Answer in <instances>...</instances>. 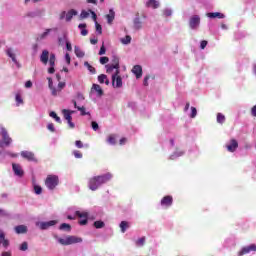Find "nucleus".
Instances as JSON below:
<instances>
[{"label":"nucleus","instance_id":"ea45409f","mask_svg":"<svg viewBox=\"0 0 256 256\" xmlns=\"http://www.w3.org/2000/svg\"><path fill=\"white\" fill-rule=\"evenodd\" d=\"M34 193H36V195H41V193H43V188H41V186H39V185H35Z\"/></svg>","mask_w":256,"mask_h":256},{"label":"nucleus","instance_id":"a19ab883","mask_svg":"<svg viewBox=\"0 0 256 256\" xmlns=\"http://www.w3.org/2000/svg\"><path fill=\"white\" fill-rule=\"evenodd\" d=\"M136 245H137V247H143V245H145V237L139 238L136 241Z\"/></svg>","mask_w":256,"mask_h":256},{"label":"nucleus","instance_id":"052dcab7","mask_svg":"<svg viewBox=\"0 0 256 256\" xmlns=\"http://www.w3.org/2000/svg\"><path fill=\"white\" fill-rule=\"evenodd\" d=\"M25 87H26V89H31V87H33V82H31V80H28V81L25 83Z\"/></svg>","mask_w":256,"mask_h":256},{"label":"nucleus","instance_id":"473e14b6","mask_svg":"<svg viewBox=\"0 0 256 256\" xmlns=\"http://www.w3.org/2000/svg\"><path fill=\"white\" fill-rule=\"evenodd\" d=\"M217 123H220V125H223V123H225V115H223L222 113H218L217 114Z\"/></svg>","mask_w":256,"mask_h":256},{"label":"nucleus","instance_id":"72a5a7b5","mask_svg":"<svg viewBox=\"0 0 256 256\" xmlns=\"http://www.w3.org/2000/svg\"><path fill=\"white\" fill-rule=\"evenodd\" d=\"M84 65L87 67L88 71L92 73V75H95V73H97V70L95 69V67L91 66L89 62H85Z\"/></svg>","mask_w":256,"mask_h":256},{"label":"nucleus","instance_id":"c756f323","mask_svg":"<svg viewBox=\"0 0 256 256\" xmlns=\"http://www.w3.org/2000/svg\"><path fill=\"white\" fill-rule=\"evenodd\" d=\"M76 57L83 58L85 57V52H83L79 47L75 46L74 48Z\"/></svg>","mask_w":256,"mask_h":256},{"label":"nucleus","instance_id":"aec40b11","mask_svg":"<svg viewBox=\"0 0 256 256\" xmlns=\"http://www.w3.org/2000/svg\"><path fill=\"white\" fill-rule=\"evenodd\" d=\"M73 113H75V111L64 109L63 110L64 119H66V121H73V117L71 116L73 115Z\"/></svg>","mask_w":256,"mask_h":256},{"label":"nucleus","instance_id":"7ed1b4c3","mask_svg":"<svg viewBox=\"0 0 256 256\" xmlns=\"http://www.w3.org/2000/svg\"><path fill=\"white\" fill-rule=\"evenodd\" d=\"M60 245H75V243H83V238L77 236H67L66 238H58Z\"/></svg>","mask_w":256,"mask_h":256},{"label":"nucleus","instance_id":"dca6fc26","mask_svg":"<svg viewBox=\"0 0 256 256\" xmlns=\"http://www.w3.org/2000/svg\"><path fill=\"white\" fill-rule=\"evenodd\" d=\"M21 157H23V159H27V161H35V154L30 151H22Z\"/></svg>","mask_w":256,"mask_h":256},{"label":"nucleus","instance_id":"58836bf2","mask_svg":"<svg viewBox=\"0 0 256 256\" xmlns=\"http://www.w3.org/2000/svg\"><path fill=\"white\" fill-rule=\"evenodd\" d=\"M50 117H52V119H55V121L57 122V123H61V118L59 117V116H57V113H55V112H50Z\"/></svg>","mask_w":256,"mask_h":256},{"label":"nucleus","instance_id":"79ce46f5","mask_svg":"<svg viewBox=\"0 0 256 256\" xmlns=\"http://www.w3.org/2000/svg\"><path fill=\"white\" fill-rule=\"evenodd\" d=\"M27 249H29V244L27 242H23L19 247L20 251H27Z\"/></svg>","mask_w":256,"mask_h":256},{"label":"nucleus","instance_id":"39448f33","mask_svg":"<svg viewBox=\"0 0 256 256\" xmlns=\"http://www.w3.org/2000/svg\"><path fill=\"white\" fill-rule=\"evenodd\" d=\"M1 136H2L3 142H0V147H3V145H6V147H9V145L13 143V139L9 137V133L7 132V129L5 128L1 129Z\"/></svg>","mask_w":256,"mask_h":256},{"label":"nucleus","instance_id":"680f3d73","mask_svg":"<svg viewBox=\"0 0 256 256\" xmlns=\"http://www.w3.org/2000/svg\"><path fill=\"white\" fill-rule=\"evenodd\" d=\"M65 60H66V63H67L68 65L71 64V56L69 55V53H66V55H65Z\"/></svg>","mask_w":256,"mask_h":256},{"label":"nucleus","instance_id":"6e6d98bb","mask_svg":"<svg viewBox=\"0 0 256 256\" xmlns=\"http://www.w3.org/2000/svg\"><path fill=\"white\" fill-rule=\"evenodd\" d=\"M75 145L78 149H83V142H81V140H77L75 142Z\"/></svg>","mask_w":256,"mask_h":256},{"label":"nucleus","instance_id":"5701e85b","mask_svg":"<svg viewBox=\"0 0 256 256\" xmlns=\"http://www.w3.org/2000/svg\"><path fill=\"white\" fill-rule=\"evenodd\" d=\"M86 28H87V24H85V23L78 25V29H82L81 35L83 37H87V35H89V31Z\"/></svg>","mask_w":256,"mask_h":256},{"label":"nucleus","instance_id":"412c9836","mask_svg":"<svg viewBox=\"0 0 256 256\" xmlns=\"http://www.w3.org/2000/svg\"><path fill=\"white\" fill-rule=\"evenodd\" d=\"M15 232L18 235L25 234V233H27V226H25V225H18V226H16L15 227Z\"/></svg>","mask_w":256,"mask_h":256},{"label":"nucleus","instance_id":"a878e982","mask_svg":"<svg viewBox=\"0 0 256 256\" xmlns=\"http://www.w3.org/2000/svg\"><path fill=\"white\" fill-rule=\"evenodd\" d=\"M107 143L110 145H116L117 144V136L115 134H110L107 138Z\"/></svg>","mask_w":256,"mask_h":256},{"label":"nucleus","instance_id":"0eeeda50","mask_svg":"<svg viewBox=\"0 0 256 256\" xmlns=\"http://www.w3.org/2000/svg\"><path fill=\"white\" fill-rule=\"evenodd\" d=\"M252 251L256 252V245L251 244L249 246H244L241 251L238 252V256L247 255L248 253H251Z\"/></svg>","mask_w":256,"mask_h":256},{"label":"nucleus","instance_id":"a18cd8bd","mask_svg":"<svg viewBox=\"0 0 256 256\" xmlns=\"http://www.w3.org/2000/svg\"><path fill=\"white\" fill-rule=\"evenodd\" d=\"M101 65H106V63H109V57L103 56L100 58Z\"/></svg>","mask_w":256,"mask_h":256},{"label":"nucleus","instance_id":"1a4fd4ad","mask_svg":"<svg viewBox=\"0 0 256 256\" xmlns=\"http://www.w3.org/2000/svg\"><path fill=\"white\" fill-rule=\"evenodd\" d=\"M75 215L76 217L83 219L79 221V225H87L88 223L87 217H89V214L87 212L76 211Z\"/></svg>","mask_w":256,"mask_h":256},{"label":"nucleus","instance_id":"e2e57ef3","mask_svg":"<svg viewBox=\"0 0 256 256\" xmlns=\"http://www.w3.org/2000/svg\"><path fill=\"white\" fill-rule=\"evenodd\" d=\"M89 11H90V13L92 15L93 21H95V23H97V14L94 11H92V10H89Z\"/></svg>","mask_w":256,"mask_h":256},{"label":"nucleus","instance_id":"2eb2a0df","mask_svg":"<svg viewBox=\"0 0 256 256\" xmlns=\"http://www.w3.org/2000/svg\"><path fill=\"white\" fill-rule=\"evenodd\" d=\"M209 19H225V14L221 12H209L206 14Z\"/></svg>","mask_w":256,"mask_h":256},{"label":"nucleus","instance_id":"37998d69","mask_svg":"<svg viewBox=\"0 0 256 256\" xmlns=\"http://www.w3.org/2000/svg\"><path fill=\"white\" fill-rule=\"evenodd\" d=\"M49 64L51 67H55V54H50Z\"/></svg>","mask_w":256,"mask_h":256},{"label":"nucleus","instance_id":"13d9d810","mask_svg":"<svg viewBox=\"0 0 256 256\" xmlns=\"http://www.w3.org/2000/svg\"><path fill=\"white\" fill-rule=\"evenodd\" d=\"M46 223L48 224V228L57 225V221L56 220H50V221H48Z\"/></svg>","mask_w":256,"mask_h":256},{"label":"nucleus","instance_id":"393cba45","mask_svg":"<svg viewBox=\"0 0 256 256\" xmlns=\"http://www.w3.org/2000/svg\"><path fill=\"white\" fill-rule=\"evenodd\" d=\"M146 6H147V7H152V9H158V7H159V1H157V0H149V1L146 3Z\"/></svg>","mask_w":256,"mask_h":256},{"label":"nucleus","instance_id":"69168bd1","mask_svg":"<svg viewBox=\"0 0 256 256\" xmlns=\"http://www.w3.org/2000/svg\"><path fill=\"white\" fill-rule=\"evenodd\" d=\"M70 129H75V123L72 120H67Z\"/></svg>","mask_w":256,"mask_h":256},{"label":"nucleus","instance_id":"e433bc0d","mask_svg":"<svg viewBox=\"0 0 256 256\" xmlns=\"http://www.w3.org/2000/svg\"><path fill=\"white\" fill-rule=\"evenodd\" d=\"M121 43H123V45H129V43H131V36L127 35L124 38H122Z\"/></svg>","mask_w":256,"mask_h":256},{"label":"nucleus","instance_id":"4468645a","mask_svg":"<svg viewBox=\"0 0 256 256\" xmlns=\"http://www.w3.org/2000/svg\"><path fill=\"white\" fill-rule=\"evenodd\" d=\"M132 73H134L136 79H141V77H143V68L141 67V65H135L132 68Z\"/></svg>","mask_w":256,"mask_h":256},{"label":"nucleus","instance_id":"6ab92c4d","mask_svg":"<svg viewBox=\"0 0 256 256\" xmlns=\"http://www.w3.org/2000/svg\"><path fill=\"white\" fill-rule=\"evenodd\" d=\"M72 103H73L75 109H77L78 111H80V114H81L82 116L89 115V112H87V111L85 110V107H84V106L80 107V106L77 105V101L72 100Z\"/></svg>","mask_w":256,"mask_h":256},{"label":"nucleus","instance_id":"9d476101","mask_svg":"<svg viewBox=\"0 0 256 256\" xmlns=\"http://www.w3.org/2000/svg\"><path fill=\"white\" fill-rule=\"evenodd\" d=\"M160 203H161L162 207H166V208L171 207V205H173V196H171V195L164 196L161 199Z\"/></svg>","mask_w":256,"mask_h":256},{"label":"nucleus","instance_id":"0e129e2a","mask_svg":"<svg viewBox=\"0 0 256 256\" xmlns=\"http://www.w3.org/2000/svg\"><path fill=\"white\" fill-rule=\"evenodd\" d=\"M66 49H67V51H73V47L71 46V42H69V41L66 42Z\"/></svg>","mask_w":256,"mask_h":256},{"label":"nucleus","instance_id":"09e8293b","mask_svg":"<svg viewBox=\"0 0 256 256\" xmlns=\"http://www.w3.org/2000/svg\"><path fill=\"white\" fill-rule=\"evenodd\" d=\"M106 52H107V49H105V44H102L98 55H105Z\"/></svg>","mask_w":256,"mask_h":256},{"label":"nucleus","instance_id":"6e6552de","mask_svg":"<svg viewBox=\"0 0 256 256\" xmlns=\"http://www.w3.org/2000/svg\"><path fill=\"white\" fill-rule=\"evenodd\" d=\"M201 24V18L198 15H194L190 18L189 26L191 29H197Z\"/></svg>","mask_w":256,"mask_h":256},{"label":"nucleus","instance_id":"cd10ccee","mask_svg":"<svg viewBox=\"0 0 256 256\" xmlns=\"http://www.w3.org/2000/svg\"><path fill=\"white\" fill-rule=\"evenodd\" d=\"M60 231H67L68 233L71 231V224L62 223L59 226Z\"/></svg>","mask_w":256,"mask_h":256},{"label":"nucleus","instance_id":"2f4dec72","mask_svg":"<svg viewBox=\"0 0 256 256\" xmlns=\"http://www.w3.org/2000/svg\"><path fill=\"white\" fill-rule=\"evenodd\" d=\"M112 65L115 67L116 71H119V57L113 56Z\"/></svg>","mask_w":256,"mask_h":256},{"label":"nucleus","instance_id":"423d86ee","mask_svg":"<svg viewBox=\"0 0 256 256\" xmlns=\"http://www.w3.org/2000/svg\"><path fill=\"white\" fill-rule=\"evenodd\" d=\"M120 71L116 70L115 73L112 75V85L113 87H116V89H119L123 87V79L121 76H119Z\"/></svg>","mask_w":256,"mask_h":256},{"label":"nucleus","instance_id":"4d7b16f0","mask_svg":"<svg viewBox=\"0 0 256 256\" xmlns=\"http://www.w3.org/2000/svg\"><path fill=\"white\" fill-rule=\"evenodd\" d=\"M46 223L48 224V228L57 225V221L56 220H50V221H48Z\"/></svg>","mask_w":256,"mask_h":256},{"label":"nucleus","instance_id":"603ef678","mask_svg":"<svg viewBox=\"0 0 256 256\" xmlns=\"http://www.w3.org/2000/svg\"><path fill=\"white\" fill-rule=\"evenodd\" d=\"M40 229H42L43 231H45L46 229H49V225L47 224V222H42L40 224Z\"/></svg>","mask_w":256,"mask_h":256},{"label":"nucleus","instance_id":"3c124183","mask_svg":"<svg viewBox=\"0 0 256 256\" xmlns=\"http://www.w3.org/2000/svg\"><path fill=\"white\" fill-rule=\"evenodd\" d=\"M49 33H51V29H46L45 32L41 34L40 39H45Z\"/></svg>","mask_w":256,"mask_h":256},{"label":"nucleus","instance_id":"c9c22d12","mask_svg":"<svg viewBox=\"0 0 256 256\" xmlns=\"http://www.w3.org/2000/svg\"><path fill=\"white\" fill-rule=\"evenodd\" d=\"M15 100L17 103V107H19L20 105H23V98L21 97V94H16Z\"/></svg>","mask_w":256,"mask_h":256},{"label":"nucleus","instance_id":"f03ea898","mask_svg":"<svg viewBox=\"0 0 256 256\" xmlns=\"http://www.w3.org/2000/svg\"><path fill=\"white\" fill-rule=\"evenodd\" d=\"M65 82H59L57 88L55 86H53V79L48 78V87L51 91V95L53 97H57V95H59L61 93V91H63V89H65Z\"/></svg>","mask_w":256,"mask_h":256},{"label":"nucleus","instance_id":"f704fd0d","mask_svg":"<svg viewBox=\"0 0 256 256\" xmlns=\"http://www.w3.org/2000/svg\"><path fill=\"white\" fill-rule=\"evenodd\" d=\"M94 227L96 229H103V227H105V222L99 220V221H95L94 222Z\"/></svg>","mask_w":256,"mask_h":256},{"label":"nucleus","instance_id":"c03bdc74","mask_svg":"<svg viewBox=\"0 0 256 256\" xmlns=\"http://www.w3.org/2000/svg\"><path fill=\"white\" fill-rule=\"evenodd\" d=\"M73 155H74V157H75L76 159H81V158L83 157V154H82L81 151H79V150H75V151L73 152Z\"/></svg>","mask_w":256,"mask_h":256},{"label":"nucleus","instance_id":"ddd939ff","mask_svg":"<svg viewBox=\"0 0 256 256\" xmlns=\"http://www.w3.org/2000/svg\"><path fill=\"white\" fill-rule=\"evenodd\" d=\"M6 54L10 59H12L13 63L16 64L17 67H21V64H19V61H17V57L15 56V52H13V48H8L6 50Z\"/></svg>","mask_w":256,"mask_h":256},{"label":"nucleus","instance_id":"bb28decb","mask_svg":"<svg viewBox=\"0 0 256 256\" xmlns=\"http://www.w3.org/2000/svg\"><path fill=\"white\" fill-rule=\"evenodd\" d=\"M98 81H99V83H101V84H103V83H105V85H109V79H107V75H105V74H101V75H99L98 76Z\"/></svg>","mask_w":256,"mask_h":256},{"label":"nucleus","instance_id":"7c9ffc66","mask_svg":"<svg viewBox=\"0 0 256 256\" xmlns=\"http://www.w3.org/2000/svg\"><path fill=\"white\" fill-rule=\"evenodd\" d=\"M120 229L122 233H125V231H127V229H129V222L127 221H122L120 223Z\"/></svg>","mask_w":256,"mask_h":256},{"label":"nucleus","instance_id":"774afa93","mask_svg":"<svg viewBox=\"0 0 256 256\" xmlns=\"http://www.w3.org/2000/svg\"><path fill=\"white\" fill-rule=\"evenodd\" d=\"M143 85H144L145 87H147V86L149 85V76H146V77L144 78Z\"/></svg>","mask_w":256,"mask_h":256},{"label":"nucleus","instance_id":"20e7f679","mask_svg":"<svg viewBox=\"0 0 256 256\" xmlns=\"http://www.w3.org/2000/svg\"><path fill=\"white\" fill-rule=\"evenodd\" d=\"M45 185L47 189L53 191L57 185H59V176L57 175H48L45 180Z\"/></svg>","mask_w":256,"mask_h":256},{"label":"nucleus","instance_id":"4be33fe9","mask_svg":"<svg viewBox=\"0 0 256 256\" xmlns=\"http://www.w3.org/2000/svg\"><path fill=\"white\" fill-rule=\"evenodd\" d=\"M107 23L111 25L115 20V11L109 10V14L106 15Z\"/></svg>","mask_w":256,"mask_h":256},{"label":"nucleus","instance_id":"c85d7f7f","mask_svg":"<svg viewBox=\"0 0 256 256\" xmlns=\"http://www.w3.org/2000/svg\"><path fill=\"white\" fill-rule=\"evenodd\" d=\"M92 89H94V91L98 93L99 97L103 96V89L101 88L100 85L93 84Z\"/></svg>","mask_w":256,"mask_h":256},{"label":"nucleus","instance_id":"f8f14e48","mask_svg":"<svg viewBox=\"0 0 256 256\" xmlns=\"http://www.w3.org/2000/svg\"><path fill=\"white\" fill-rule=\"evenodd\" d=\"M237 147H239V143L235 139H231L230 144L226 145L227 151L230 153H235V151H237Z\"/></svg>","mask_w":256,"mask_h":256},{"label":"nucleus","instance_id":"a211bd4d","mask_svg":"<svg viewBox=\"0 0 256 256\" xmlns=\"http://www.w3.org/2000/svg\"><path fill=\"white\" fill-rule=\"evenodd\" d=\"M40 61L44 65H47V63H49V51H47V50L42 51V54L40 56Z\"/></svg>","mask_w":256,"mask_h":256},{"label":"nucleus","instance_id":"8fccbe9b","mask_svg":"<svg viewBox=\"0 0 256 256\" xmlns=\"http://www.w3.org/2000/svg\"><path fill=\"white\" fill-rule=\"evenodd\" d=\"M81 19H87L89 17V12L83 10L80 14Z\"/></svg>","mask_w":256,"mask_h":256},{"label":"nucleus","instance_id":"de8ad7c7","mask_svg":"<svg viewBox=\"0 0 256 256\" xmlns=\"http://www.w3.org/2000/svg\"><path fill=\"white\" fill-rule=\"evenodd\" d=\"M47 129L51 131V133H55V125L53 123H49Z\"/></svg>","mask_w":256,"mask_h":256},{"label":"nucleus","instance_id":"bf43d9fd","mask_svg":"<svg viewBox=\"0 0 256 256\" xmlns=\"http://www.w3.org/2000/svg\"><path fill=\"white\" fill-rule=\"evenodd\" d=\"M207 40H202L200 43V49H205V47H207Z\"/></svg>","mask_w":256,"mask_h":256},{"label":"nucleus","instance_id":"4c0bfd02","mask_svg":"<svg viewBox=\"0 0 256 256\" xmlns=\"http://www.w3.org/2000/svg\"><path fill=\"white\" fill-rule=\"evenodd\" d=\"M95 27L98 35H103V27H101V24H99L98 22H95Z\"/></svg>","mask_w":256,"mask_h":256},{"label":"nucleus","instance_id":"338daca9","mask_svg":"<svg viewBox=\"0 0 256 256\" xmlns=\"http://www.w3.org/2000/svg\"><path fill=\"white\" fill-rule=\"evenodd\" d=\"M3 247H9V240L5 239L1 241Z\"/></svg>","mask_w":256,"mask_h":256},{"label":"nucleus","instance_id":"9b49d317","mask_svg":"<svg viewBox=\"0 0 256 256\" xmlns=\"http://www.w3.org/2000/svg\"><path fill=\"white\" fill-rule=\"evenodd\" d=\"M133 28L136 31H139V29H143V21H141V17H139V13L136 14V17L133 20Z\"/></svg>","mask_w":256,"mask_h":256},{"label":"nucleus","instance_id":"864d4df0","mask_svg":"<svg viewBox=\"0 0 256 256\" xmlns=\"http://www.w3.org/2000/svg\"><path fill=\"white\" fill-rule=\"evenodd\" d=\"M91 125L94 131H97L99 129V124L97 122L92 121Z\"/></svg>","mask_w":256,"mask_h":256},{"label":"nucleus","instance_id":"49530a36","mask_svg":"<svg viewBox=\"0 0 256 256\" xmlns=\"http://www.w3.org/2000/svg\"><path fill=\"white\" fill-rule=\"evenodd\" d=\"M191 111H192V113H191L190 117H191V119H195L197 117V108L191 107Z\"/></svg>","mask_w":256,"mask_h":256},{"label":"nucleus","instance_id":"f3484780","mask_svg":"<svg viewBox=\"0 0 256 256\" xmlns=\"http://www.w3.org/2000/svg\"><path fill=\"white\" fill-rule=\"evenodd\" d=\"M12 169H13L15 175H17L18 177H23L24 172H23V168H21V165L12 164Z\"/></svg>","mask_w":256,"mask_h":256},{"label":"nucleus","instance_id":"f257e3e1","mask_svg":"<svg viewBox=\"0 0 256 256\" xmlns=\"http://www.w3.org/2000/svg\"><path fill=\"white\" fill-rule=\"evenodd\" d=\"M111 179H113V174L109 172L103 175L94 176L88 180V187L91 191H97L101 185L109 183Z\"/></svg>","mask_w":256,"mask_h":256},{"label":"nucleus","instance_id":"5fc2aeb1","mask_svg":"<svg viewBox=\"0 0 256 256\" xmlns=\"http://www.w3.org/2000/svg\"><path fill=\"white\" fill-rule=\"evenodd\" d=\"M113 69H115V66L113 64L107 66L106 72L107 73H113Z\"/></svg>","mask_w":256,"mask_h":256},{"label":"nucleus","instance_id":"b1692460","mask_svg":"<svg viewBox=\"0 0 256 256\" xmlns=\"http://www.w3.org/2000/svg\"><path fill=\"white\" fill-rule=\"evenodd\" d=\"M75 15H77V11L75 9H71L66 14V21L67 22L71 21V19H73V17H75Z\"/></svg>","mask_w":256,"mask_h":256}]
</instances>
